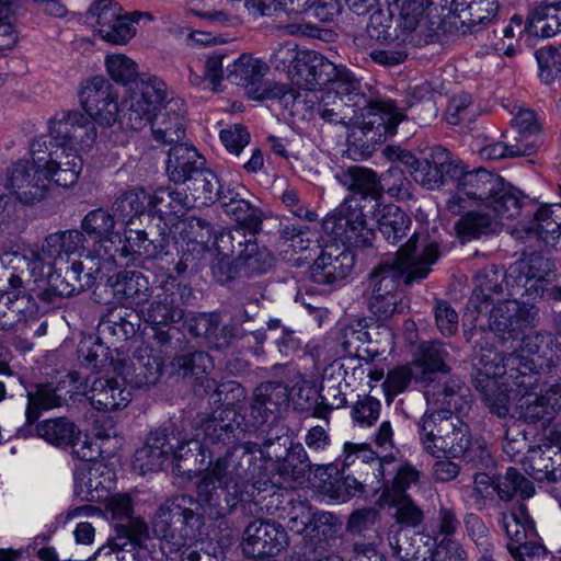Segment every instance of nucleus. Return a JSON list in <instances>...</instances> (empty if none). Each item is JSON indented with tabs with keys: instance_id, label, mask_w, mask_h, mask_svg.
Segmentation results:
<instances>
[{
	"instance_id": "45",
	"label": "nucleus",
	"mask_w": 561,
	"mask_h": 561,
	"mask_svg": "<svg viewBox=\"0 0 561 561\" xmlns=\"http://www.w3.org/2000/svg\"><path fill=\"white\" fill-rule=\"evenodd\" d=\"M314 111L325 122L345 127L357 125L362 128L360 110L329 90L321 93Z\"/></svg>"
},
{
	"instance_id": "32",
	"label": "nucleus",
	"mask_w": 561,
	"mask_h": 561,
	"mask_svg": "<svg viewBox=\"0 0 561 561\" xmlns=\"http://www.w3.org/2000/svg\"><path fill=\"white\" fill-rule=\"evenodd\" d=\"M448 355L445 346L439 342H424L420 345L414 360V378L426 382L425 391L431 385H445L454 377H446L449 368L445 363Z\"/></svg>"
},
{
	"instance_id": "47",
	"label": "nucleus",
	"mask_w": 561,
	"mask_h": 561,
	"mask_svg": "<svg viewBox=\"0 0 561 561\" xmlns=\"http://www.w3.org/2000/svg\"><path fill=\"white\" fill-rule=\"evenodd\" d=\"M530 34L549 38L561 33V1L536 4L527 15Z\"/></svg>"
},
{
	"instance_id": "26",
	"label": "nucleus",
	"mask_w": 561,
	"mask_h": 561,
	"mask_svg": "<svg viewBox=\"0 0 561 561\" xmlns=\"http://www.w3.org/2000/svg\"><path fill=\"white\" fill-rule=\"evenodd\" d=\"M459 159L445 148L436 146L432 148L428 158L421 159L417 168L411 171L416 183L427 190H435L445 184L446 178L454 180L459 174Z\"/></svg>"
},
{
	"instance_id": "15",
	"label": "nucleus",
	"mask_w": 561,
	"mask_h": 561,
	"mask_svg": "<svg viewBox=\"0 0 561 561\" xmlns=\"http://www.w3.org/2000/svg\"><path fill=\"white\" fill-rule=\"evenodd\" d=\"M88 15L95 18L96 31L101 38L115 45L129 42L136 34L135 24L140 20H152L149 12H123V8L113 0H94Z\"/></svg>"
},
{
	"instance_id": "3",
	"label": "nucleus",
	"mask_w": 561,
	"mask_h": 561,
	"mask_svg": "<svg viewBox=\"0 0 561 561\" xmlns=\"http://www.w3.org/2000/svg\"><path fill=\"white\" fill-rule=\"evenodd\" d=\"M194 505L192 496L176 495L163 501L150 518L152 533L160 540L168 560H178L179 556L185 554L201 535L204 516Z\"/></svg>"
},
{
	"instance_id": "58",
	"label": "nucleus",
	"mask_w": 561,
	"mask_h": 561,
	"mask_svg": "<svg viewBox=\"0 0 561 561\" xmlns=\"http://www.w3.org/2000/svg\"><path fill=\"white\" fill-rule=\"evenodd\" d=\"M171 365L183 377L203 380L213 368V359L206 352L195 351L174 356Z\"/></svg>"
},
{
	"instance_id": "44",
	"label": "nucleus",
	"mask_w": 561,
	"mask_h": 561,
	"mask_svg": "<svg viewBox=\"0 0 561 561\" xmlns=\"http://www.w3.org/2000/svg\"><path fill=\"white\" fill-rule=\"evenodd\" d=\"M304 517H306V523L309 524L308 538L311 542L317 541L316 549H321L314 560L324 558L329 541H335L342 536L343 523L341 518L329 512H312L310 507H307V515Z\"/></svg>"
},
{
	"instance_id": "33",
	"label": "nucleus",
	"mask_w": 561,
	"mask_h": 561,
	"mask_svg": "<svg viewBox=\"0 0 561 561\" xmlns=\"http://www.w3.org/2000/svg\"><path fill=\"white\" fill-rule=\"evenodd\" d=\"M42 306L33 294L16 291L0 293V330H18L28 320L44 313Z\"/></svg>"
},
{
	"instance_id": "54",
	"label": "nucleus",
	"mask_w": 561,
	"mask_h": 561,
	"mask_svg": "<svg viewBox=\"0 0 561 561\" xmlns=\"http://www.w3.org/2000/svg\"><path fill=\"white\" fill-rule=\"evenodd\" d=\"M146 440L157 446L158 450L165 451L168 457L176 459H183L188 451H193L188 434L178 431L173 425L151 431Z\"/></svg>"
},
{
	"instance_id": "24",
	"label": "nucleus",
	"mask_w": 561,
	"mask_h": 561,
	"mask_svg": "<svg viewBox=\"0 0 561 561\" xmlns=\"http://www.w3.org/2000/svg\"><path fill=\"white\" fill-rule=\"evenodd\" d=\"M354 254L344 247L325 245L310 266V278L318 285H334L353 271Z\"/></svg>"
},
{
	"instance_id": "49",
	"label": "nucleus",
	"mask_w": 561,
	"mask_h": 561,
	"mask_svg": "<svg viewBox=\"0 0 561 561\" xmlns=\"http://www.w3.org/2000/svg\"><path fill=\"white\" fill-rule=\"evenodd\" d=\"M392 473V479H382V492L379 497L381 503H394L398 499L409 496L407 490L420 478V471L409 463L386 466V476Z\"/></svg>"
},
{
	"instance_id": "48",
	"label": "nucleus",
	"mask_w": 561,
	"mask_h": 561,
	"mask_svg": "<svg viewBox=\"0 0 561 561\" xmlns=\"http://www.w3.org/2000/svg\"><path fill=\"white\" fill-rule=\"evenodd\" d=\"M224 58L221 51H214L205 62L196 61L188 66V81L191 85L213 92L220 91L224 77Z\"/></svg>"
},
{
	"instance_id": "2",
	"label": "nucleus",
	"mask_w": 561,
	"mask_h": 561,
	"mask_svg": "<svg viewBox=\"0 0 561 561\" xmlns=\"http://www.w3.org/2000/svg\"><path fill=\"white\" fill-rule=\"evenodd\" d=\"M458 172L453 180L456 192L446 202L450 214L459 215L472 204L505 219L516 218L520 214L527 197L502 176L484 168L468 170L461 160Z\"/></svg>"
},
{
	"instance_id": "55",
	"label": "nucleus",
	"mask_w": 561,
	"mask_h": 561,
	"mask_svg": "<svg viewBox=\"0 0 561 561\" xmlns=\"http://www.w3.org/2000/svg\"><path fill=\"white\" fill-rule=\"evenodd\" d=\"M343 467H348L356 461L358 465L370 463L375 467L374 476L377 479L386 478V466L393 465L392 456L378 457L368 444L345 443L343 448Z\"/></svg>"
},
{
	"instance_id": "25",
	"label": "nucleus",
	"mask_w": 561,
	"mask_h": 561,
	"mask_svg": "<svg viewBox=\"0 0 561 561\" xmlns=\"http://www.w3.org/2000/svg\"><path fill=\"white\" fill-rule=\"evenodd\" d=\"M345 374L344 365L337 362L324 368L319 393L311 391L313 396H317L312 408V416L325 420L332 410L346 407L345 389L350 385L343 382Z\"/></svg>"
},
{
	"instance_id": "20",
	"label": "nucleus",
	"mask_w": 561,
	"mask_h": 561,
	"mask_svg": "<svg viewBox=\"0 0 561 561\" xmlns=\"http://www.w3.org/2000/svg\"><path fill=\"white\" fill-rule=\"evenodd\" d=\"M287 534L275 522L255 519L243 533L242 551L248 558H263L278 554L287 546Z\"/></svg>"
},
{
	"instance_id": "8",
	"label": "nucleus",
	"mask_w": 561,
	"mask_h": 561,
	"mask_svg": "<svg viewBox=\"0 0 561 561\" xmlns=\"http://www.w3.org/2000/svg\"><path fill=\"white\" fill-rule=\"evenodd\" d=\"M367 204L355 197L345 198L335 210L325 217L323 231L344 248H365L371 244L375 230L367 221Z\"/></svg>"
},
{
	"instance_id": "29",
	"label": "nucleus",
	"mask_w": 561,
	"mask_h": 561,
	"mask_svg": "<svg viewBox=\"0 0 561 561\" xmlns=\"http://www.w3.org/2000/svg\"><path fill=\"white\" fill-rule=\"evenodd\" d=\"M133 233L127 234L125 242L121 249H116L121 256L130 254L138 255L147 260L162 259L170 254V247L174 236L167 229H149L138 228L131 230Z\"/></svg>"
},
{
	"instance_id": "27",
	"label": "nucleus",
	"mask_w": 561,
	"mask_h": 561,
	"mask_svg": "<svg viewBox=\"0 0 561 561\" xmlns=\"http://www.w3.org/2000/svg\"><path fill=\"white\" fill-rule=\"evenodd\" d=\"M474 283L465 317L480 313L491 305L505 299L506 272L503 273L497 266L489 265L479 270L474 275Z\"/></svg>"
},
{
	"instance_id": "35",
	"label": "nucleus",
	"mask_w": 561,
	"mask_h": 561,
	"mask_svg": "<svg viewBox=\"0 0 561 561\" xmlns=\"http://www.w3.org/2000/svg\"><path fill=\"white\" fill-rule=\"evenodd\" d=\"M114 218L124 226V236L140 228L142 218H150L148 211V192L142 187H131L122 192L112 204Z\"/></svg>"
},
{
	"instance_id": "61",
	"label": "nucleus",
	"mask_w": 561,
	"mask_h": 561,
	"mask_svg": "<svg viewBox=\"0 0 561 561\" xmlns=\"http://www.w3.org/2000/svg\"><path fill=\"white\" fill-rule=\"evenodd\" d=\"M117 536L114 538V547L125 550L135 557L137 548L148 538V525L138 518H130L124 524H117Z\"/></svg>"
},
{
	"instance_id": "31",
	"label": "nucleus",
	"mask_w": 561,
	"mask_h": 561,
	"mask_svg": "<svg viewBox=\"0 0 561 561\" xmlns=\"http://www.w3.org/2000/svg\"><path fill=\"white\" fill-rule=\"evenodd\" d=\"M288 402V387L284 382L265 381L255 388L252 403L244 413L257 430L268 421L270 415L287 407Z\"/></svg>"
},
{
	"instance_id": "52",
	"label": "nucleus",
	"mask_w": 561,
	"mask_h": 561,
	"mask_svg": "<svg viewBox=\"0 0 561 561\" xmlns=\"http://www.w3.org/2000/svg\"><path fill=\"white\" fill-rule=\"evenodd\" d=\"M497 219L502 218L484 208L470 210L456 221L455 229L462 240L470 241L493 232L499 225Z\"/></svg>"
},
{
	"instance_id": "9",
	"label": "nucleus",
	"mask_w": 561,
	"mask_h": 561,
	"mask_svg": "<svg viewBox=\"0 0 561 561\" xmlns=\"http://www.w3.org/2000/svg\"><path fill=\"white\" fill-rule=\"evenodd\" d=\"M554 267L552 260L541 251L524 253L506 270V296H527L531 299L545 297Z\"/></svg>"
},
{
	"instance_id": "6",
	"label": "nucleus",
	"mask_w": 561,
	"mask_h": 561,
	"mask_svg": "<svg viewBox=\"0 0 561 561\" xmlns=\"http://www.w3.org/2000/svg\"><path fill=\"white\" fill-rule=\"evenodd\" d=\"M46 286L34 294L43 312L59 307L64 299L81 294L91 288L101 272L100 257L90 251L84 260H73L70 264L48 265Z\"/></svg>"
},
{
	"instance_id": "7",
	"label": "nucleus",
	"mask_w": 561,
	"mask_h": 561,
	"mask_svg": "<svg viewBox=\"0 0 561 561\" xmlns=\"http://www.w3.org/2000/svg\"><path fill=\"white\" fill-rule=\"evenodd\" d=\"M194 425L202 431L203 438L199 442L197 433L196 437H190V443L193 451L202 455V463L206 454L221 453L232 445H243L242 435L256 431L247 413L238 412L229 404L215 409L210 414L198 415Z\"/></svg>"
},
{
	"instance_id": "11",
	"label": "nucleus",
	"mask_w": 561,
	"mask_h": 561,
	"mask_svg": "<svg viewBox=\"0 0 561 561\" xmlns=\"http://www.w3.org/2000/svg\"><path fill=\"white\" fill-rule=\"evenodd\" d=\"M501 523L507 537V551L515 561L549 560L548 550L525 504H519L510 514L503 513Z\"/></svg>"
},
{
	"instance_id": "56",
	"label": "nucleus",
	"mask_w": 561,
	"mask_h": 561,
	"mask_svg": "<svg viewBox=\"0 0 561 561\" xmlns=\"http://www.w3.org/2000/svg\"><path fill=\"white\" fill-rule=\"evenodd\" d=\"M278 459L277 470L280 476L288 477L294 481L304 480L311 469V462L305 447L300 443H293L286 448L284 458L275 454Z\"/></svg>"
},
{
	"instance_id": "5",
	"label": "nucleus",
	"mask_w": 561,
	"mask_h": 561,
	"mask_svg": "<svg viewBox=\"0 0 561 561\" xmlns=\"http://www.w3.org/2000/svg\"><path fill=\"white\" fill-rule=\"evenodd\" d=\"M332 78L330 92L342 96L352 106L360 110L362 130L370 136L371 141L387 138L397 133L400 122L405 119V115L400 112L392 101H373L369 100L360 90V81L345 67L336 68V76Z\"/></svg>"
},
{
	"instance_id": "37",
	"label": "nucleus",
	"mask_w": 561,
	"mask_h": 561,
	"mask_svg": "<svg viewBox=\"0 0 561 561\" xmlns=\"http://www.w3.org/2000/svg\"><path fill=\"white\" fill-rule=\"evenodd\" d=\"M85 236L78 229L60 230L49 233L43 241V254L48 259V265L70 264L72 255L82 260L85 252Z\"/></svg>"
},
{
	"instance_id": "30",
	"label": "nucleus",
	"mask_w": 561,
	"mask_h": 561,
	"mask_svg": "<svg viewBox=\"0 0 561 561\" xmlns=\"http://www.w3.org/2000/svg\"><path fill=\"white\" fill-rule=\"evenodd\" d=\"M185 102L181 98L167 96L152 121L151 131L154 140L163 145H179L185 136Z\"/></svg>"
},
{
	"instance_id": "1",
	"label": "nucleus",
	"mask_w": 561,
	"mask_h": 561,
	"mask_svg": "<svg viewBox=\"0 0 561 561\" xmlns=\"http://www.w3.org/2000/svg\"><path fill=\"white\" fill-rule=\"evenodd\" d=\"M461 390L460 380L453 379L445 385H431L425 391L427 402L436 409L424 413L417 428L423 449L434 457L459 458L463 453L461 444L466 442L469 426L457 413L468 409L470 401Z\"/></svg>"
},
{
	"instance_id": "12",
	"label": "nucleus",
	"mask_w": 561,
	"mask_h": 561,
	"mask_svg": "<svg viewBox=\"0 0 561 561\" xmlns=\"http://www.w3.org/2000/svg\"><path fill=\"white\" fill-rule=\"evenodd\" d=\"M49 139L38 137L31 144V156L37 169L45 171L49 182L61 187L75 185L83 168L79 149L48 145Z\"/></svg>"
},
{
	"instance_id": "21",
	"label": "nucleus",
	"mask_w": 561,
	"mask_h": 561,
	"mask_svg": "<svg viewBox=\"0 0 561 561\" xmlns=\"http://www.w3.org/2000/svg\"><path fill=\"white\" fill-rule=\"evenodd\" d=\"M110 365L124 381L134 388H150L161 377L162 364L150 350L138 348L129 358L111 357Z\"/></svg>"
},
{
	"instance_id": "4",
	"label": "nucleus",
	"mask_w": 561,
	"mask_h": 561,
	"mask_svg": "<svg viewBox=\"0 0 561 561\" xmlns=\"http://www.w3.org/2000/svg\"><path fill=\"white\" fill-rule=\"evenodd\" d=\"M417 234L413 233L396 252V256L377 264L368 274V288L371 293L399 294L404 283L425 278L431 265L439 257L436 243L426 244L421 253L416 252Z\"/></svg>"
},
{
	"instance_id": "10",
	"label": "nucleus",
	"mask_w": 561,
	"mask_h": 561,
	"mask_svg": "<svg viewBox=\"0 0 561 561\" xmlns=\"http://www.w3.org/2000/svg\"><path fill=\"white\" fill-rule=\"evenodd\" d=\"M268 70L267 64L243 54L227 66V79L233 84L244 87L247 95L252 100L278 99L287 106L295 101V91L285 84L264 79Z\"/></svg>"
},
{
	"instance_id": "18",
	"label": "nucleus",
	"mask_w": 561,
	"mask_h": 561,
	"mask_svg": "<svg viewBox=\"0 0 561 561\" xmlns=\"http://www.w3.org/2000/svg\"><path fill=\"white\" fill-rule=\"evenodd\" d=\"M48 145L59 147H90L96 138V128L90 116L80 111H62L49 121V133L43 135Z\"/></svg>"
},
{
	"instance_id": "36",
	"label": "nucleus",
	"mask_w": 561,
	"mask_h": 561,
	"mask_svg": "<svg viewBox=\"0 0 561 561\" xmlns=\"http://www.w3.org/2000/svg\"><path fill=\"white\" fill-rule=\"evenodd\" d=\"M337 66L314 50H306L300 57L293 83L305 90L324 85L336 76Z\"/></svg>"
},
{
	"instance_id": "43",
	"label": "nucleus",
	"mask_w": 561,
	"mask_h": 561,
	"mask_svg": "<svg viewBox=\"0 0 561 561\" xmlns=\"http://www.w3.org/2000/svg\"><path fill=\"white\" fill-rule=\"evenodd\" d=\"M336 180L348 191L359 195L368 203V211L379 204L378 176L376 172L353 165L335 174Z\"/></svg>"
},
{
	"instance_id": "28",
	"label": "nucleus",
	"mask_w": 561,
	"mask_h": 561,
	"mask_svg": "<svg viewBox=\"0 0 561 561\" xmlns=\"http://www.w3.org/2000/svg\"><path fill=\"white\" fill-rule=\"evenodd\" d=\"M133 233L127 234L125 242L121 249H116L121 256L130 254L138 255L147 260L162 259L170 254V247L174 236L167 229H149L138 228L131 230Z\"/></svg>"
},
{
	"instance_id": "39",
	"label": "nucleus",
	"mask_w": 561,
	"mask_h": 561,
	"mask_svg": "<svg viewBox=\"0 0 561 561\" xmlns=\"http://www.w3.org/2000/svg\"><path fill=\"white\" fill-rule=\"evenodd\" d=\"M204 168L206 160L194 147L179 144L170 148L165 170L173 183L185 185Z\"/></svg>"
},
{
	"instance_id": "40",
	"label": "nucleus",
	"mask_w": 561,
	"mask_h": 561,
	"mask_svg": "<svg viewBox=\"0 0 561 561\" xmlns=\"http://www.w3.org/2000/svg\"><path fill=\"white\" fill-rule=\"evenodd\" d=\"M92 407L99 411L124 409L131 400V393L114 378L94 377L87 390Z\"/></svg>"
},
{
	"instance_id": "62",
	"label": "nucleus",
	"mask_w": 561,
	"mask_h": 561,
	"mask_svg": "<svg viewBox=\"0 0 561 561\" xmlns=\"http://www.w3.org/2000/svg\"><path fill=\"white\" fill-rule=\"evenodd\" d=\"M105 470L102 463H94L90 467H80L75 471V494L82 501H93L94 492L105 489L104 482L100 479Z\"/></svg>"
},
{
	"instance_id": "14",
	"label": "nucleus",
	"mask_w": 561,
	"mask_h": 561,
	"mask_svg": "<svg viewBox=\"0 0 561 561\" xmlns=\"http://www.w3.org/2000/svg\"><path fill=\"white\" fill-rule=\"evenodd\" d=\"M167 98V84L157 77L140 79L125 102V108L118 123L123 128L141 130L147 125L152 127L158 108Z\"/></svg>"
},
{
	"instance_id": "59",
	"label": "nucleus",
	"mask_w": 561,
	"mask_h": 561,
	"mask_svg": "<svg viewBox=\"0 0 561 561\" xmlns=\"http://www.w3.org/2000/svg\"><path fill=\"white\" fill-rule=\"evenodd\" d=\"M495 489L503 501H511L516 494L526 500L535 493L534 483L513 467L507 468L505 474L496 477Z\"/></svg>"
},
{
	"instance_id": "50",
	"label": "nucleus",
	"mask_w": 561,
	"mask_h": 561,
	"mask_svg": "<svg viewBox=\"0 0 561 561\" xmlns=\"http://www.w3.org/2000/svg\"><path fill=\"white\" fill-rule=\"evenodd\" d=\"M184 186L183 193L187 195L190 208H194L216 203L220 180L211 170L204 168Z\"/></svg>"
},
{
	"instance_id": "13",
	"label": "nucleus",
	"mask_w": 561,
	"mask_h": 561,
	"mask_svg": "<svg viewBox=\"0 0 561 561\" xmlns=\"http://www.w3.org/2000/svg\"><path fill=\"white\" fill-rule=\"evenodd\" d=\"M473 313L471 322L474 329H489L502 341L515 340L525 327L533 324L537 310L534 307L520 305L515 298H506Z\"/></svg>"
},
{
	"instance_id": "53",
	"label": "nucleus",
	"mask_w": 561,
	"mask_h": 561,
	"mask_svg": "<svg viewBox=\"0 0 561 561\" xmlns=\"http://www.w3.org/2000/svg\"><path fill=\"white\" fill-rule=\"evenodd\" d=\"M115 218L104 208L90 210L81 220V232L99 241L114 243L122 241L119 232L115 231Z\"/></svg>"
},
{
	"instance_id": "51",
	"label": "nucleus",
	"mask_w": 561,
	"mask_h": 561,
	"mask_svg": "<svg viewBox=\"0 0 561 561\" xmlns=\"http://www.w3.org/2000/svg\"><path fill=\"white\" fill-rule=\"evenodd\" d=\"M187 195L171 187L157 188L153 194L148 193V211L159 215L160 219L170 217L180 218L190 208Z\"/></svg>"
},
{
	"instance_id": "38",
	"label": "nucleus",
	"mask_w": 561,
	"mask_h": 561,
	"mask_svg": "<svg viewBox=\"0 0 561 561\" xmlns=\"http://www.w3.org/2000/svg\"><path fill=\"white\" fill-rule=\"evenodd\" d=\"M369 213L388 243L400 247L404 244L401 242L408 237L412 226V219L405 211L394 204L379 203Z\"/></svg>"
},
{
	"instance_id": "19",
	"label": "nucleus",
	"mask_w": 561,
	"mask_h": 561,
	"mask_svg": "<svg viewBox=\"0 0 561 561\" xmlns=\"http://www.w3.org/2000/svg\"><path fill=\"white\" fill-rule=\"evenodd\" d=\"M193 298V289L174 278L167 280L162 291L156 296L153 302L145 313V320L151 325L167 327L184 318L183 306Z\"/></svg>"
},
{
	"instance_id": "22",
	"label": "nucleus",
	"mask_w": 561,
	"mask_h": 561,
	"mask_svg": "<svg viewBox=\"0 0 561 561\" xmlns=\"http://www.w3.org/2000/svg\"><path fill=\"white\" fill-rule=\"evenodd\" d=\"M49 183L45 171L37 170L33 159L20 160L8 170L7 187L24 205L42 201Z\"/></svg>"
},
{
	"instance_id": "63",
	"label": "nucleus",
	"mask_w": 561,
	"mask_h": 561,
	"mask_svg": "<svg viewBox=\"0 0 561 561\" xmlns=\"http://www.w3.org/2000/svg\"><path fill=\"white\" fill-rule=\"evenodd\" d=\"M110 348L99 337H83L77 347L78 360L82 367L100 370L105 367Z\"/></svg>"
},
{
	"instance_id": "23",
	"label": "nucleus",
	"mask_w": 561,
	"mask_h": 561,
	"mask_svg": "<svg viewBox=\"0 0 561 561\" xmlns=\"http://www.w3.org/2000/svg\"><path fill=\"white\" fill-rule=\"evenodd\" d=\"M8 379L9 382L16 380L26 392L25 425L19 431H31L43 411L60 408L68 402L67 397L59 393V386L51 382L28 383L23 375L14 374H10Z\"/></svg>"
},
{
	"instance_id": "64",
	"label": "nucleus",
	"mask_w": 561,
	"mask_h": 561,
	"mask_svg": "<svg viewBox=\"0 0 561 561\" xmlns=\"http://www.w3.org/2000/svg\"><path fill=\"white\" fill-rule=\"evenodd\" d=\"M538 67L539 78L542 82L550 84L561 75V45H547L538 49L535 54Z\"/></svg>"
},
{
	"instance_id": "46",
	"label": "nucleus",
	"mask_w": 561,
	"mask_h": 561,
	"mask_svg": "<svg viewBox=\"0 0 561 561\" xmlns=\"http://www.w3.org/2000/svg\"><path fill=\"white\" fill-rule=\"evenodd\" d=\"M527 234L535 233L552 247L561 240V203L540 206L534 213V220L524 228Z\"/></svg>"
},
{
	"instance_id": "17",
	"label": "nucleus",
	"mask_w": 561,
	"mask_h": 561,
	"mask_svg": "<svg viewBox=\"0 0 561 561\" xmlns=\"http://www.w3.org/2000/svg\"><path fill=\"white\" fill-rule=\"evenodd\" d=\"M248 489L202 476L196 485L198 504L211 519L230 515L245 501Z\"/></svg>"
},
{
	"instance_id": "34",
	"label": "nucleus",
	"mask_w": 561,
	"mask_h": 561,
	"mask_svg": "<svg viewBox=\"0 0 561 561\" xmlns=\"http://www.w3.org/2000/svg\"><path fill=\"white\" fill-rule=\"evenodd\" d=\"M449 13L458 20L462 33H477L496 18L497 0H448Z\"/></svg>"
},
{
	"instance_id": "60",
	"label": "nucleus",
	"mask_w": 561,
	"mask_h": 561,
	"mask_svg": "<svg viewBox=\"0 0 561 561\" xmlns=\"http://www.w3.org/2000/svg\"><path fill=\"white\" fill-rule=\"evenodd\" d=\"M379 201L383 193L399 201H408L413 197L412 182L405 176L399 165H391L378 178Z\"/></svg>"
},
{
	"instance_id": "57",
	"label": "nucleus",
	"mask_w": 561,
	"mask_h": 561,
	"mask_svg": "<svg viewBox=\"0 0 561 561\" xmlns=\"http://www.w3.org/2000/svg\"><path fill=\"white\" fill-rule=\"evenodd\" d=\"M274 264V257L267 249H260L257 243L250 242L238 259L240 276L254 277L267 273Z\"/></svg>"
},
{
	"instance_id": "16",
	"label": "nucleus",
	"mask_w": 561,
	"mask_h": 561,
	"mask_svg": "<svg viewBox=\"0 0 561 561\" xmlns=\"http://www.w3.org/2000/svg\"><path fill=\"white\" fill-rule=\"evenodd\" d=\"M206 458L208 461L204 476L248 489L254 461L248 445H232L221 453L206 455Z\"/></svg>"
},
{
	"instance_id": "42",
	"label": "nucleus",
	"mask_w": 561,
	"mask_h": 561,
	"mask_svg": "<svg viewBox=\"0 0 561 561\" xmlns=\"http://www.w3.org/2000/svg\"><path fill=\"white\" fill-rule=\"evenodd\" d=\"M20 432L23 435L37 436L59 448L72 446L76 440H79L81 434L79 427L66 416L46 419L32 425L31 431Z\"/></svg>"
},
{
	"instance_id": "41",
	"label": "nucleus",
	"mask_w": 561,
	"mask_h": 561,
	"mask_svg": "<svg viewBox=\"0 0 561 561\" xmlns=\"http://www.w3.org/2000/svg\"><path fill=\"white\" fill-rule=\"evenodd\" d=\"M114 297L123 304L140 306L151 297L148 278L138 271H121L108 279Z\"/></svg>"
}]
</instances>
